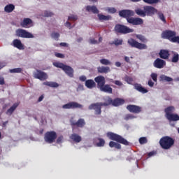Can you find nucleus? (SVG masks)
<instances>
[{"label": "nucleus", "mask_w": 179, "mask_h": 179, "mask_svg": "<svg viewBox=\"0 0 179 179\" xmlns=\"http://www.w3.org/2000/svg\"><path fill=\"white\" fill-rule=\"evenodd\" d=\"M106 136L108 139H110V141H114L109 142V146L110 148H115V149L120 150L122 148L121 144L124 145V146H129V143L127 139L115 133L109 131L106 134Z\"/></svg>", "instance_id": "f257e3e1"}, {"label": "nucleus", "mask_w": 179, "mask_h": 179, "mask_svg": "<svg viewBox=\"0 0 179 179\" xmlns=\"http://www.w3.org/2000/svg\"><path fill=\"white\" fill-rule=\"evenodd\" d=\"M94 81L96 83L97 88L99 89L101 92H103V93H108L109 94H112L113 88L110 87V85H106V78L103 76H98L94 78Z\"/></svg>", "instance_id": "f03ea898"}, {"label": "nucleus", "mask_w": 179, "mask_h": 179, "mask_svg": "<svg viewBox=\"0 0 179 179\" xmlns=\"http://www.w3.org/2000/svg\"><path fill=\"white\" fill-rule=\"evenodd\" d=\"M111 104L113 105V99L109 97L106 100V102H97L92 103L89 106L88 108L89 110H94V113L96 115H101V107H107Z\"/></svg>", "instance_id": "7ed1b4c3"}, {"label": "nucleus", "mask_w": 179, "mask_h": 179, "mask_svg": "<svg viewBox=\"0 0 179 179\" xmlns=\"http://www.w3.org/2000/svg\"><path fill=\"white\" fill-rule=\"evenodd\" d=\"M175 142L174 138L169 136H165L160 138L159 145L164 150H169V149H171L174 146Z\"/></svg>", "instance_id": "20e7f679"}, {"label": "nucleus", "mask_w": 179, "mask_h": 179, "mask_svg": "<svg viewBox=\"0 0 179 179\" xmlns=\"http://www.w3.org/2000/svg\"><path fill=\"white\" fill-rule=\"evenodd\" d=\"M177 33L171 30H165L162 31L161 36L162 38L169 40L171 43H177L179 44V36H176Z\"/></svg>", "instance_id": "39448f33"}, {"label": "nucleus", "mask_w": 179, "mask_h": 179, "mask_svg": "<svg viewBox=\"0 0 179 179\" xmlns=\"http://www.w3.org/2000/svg\"><path fill=\"white\" fill-rule=\"evenodd\" d=\"M175 110L174 106H169L164 109L165 117L169 121H179V115L173 114Z\"/></svg>", "instance_id": "423d86ee"}, {"label": "nucleus", "mask_w": 179, "mask_h": 179, "mask_svg": "<svg viewBox=\"0 0 179 179\" xmlns=\"http://www.w3.org/2000/svg\"><path fill=\"white\" fill-rule=\"evenodd\" d=\"M53 65L56 68H60V69H62V71H64L66 75L69 76V78H73V69H72V67L65 65L64 63L61 62H55L53 63Z\"/></svg>", "instance_id": "0eeeda50"}, {"label": "nucleus", "mask_w": 179, "mask_h": 179, "mask_svg": "<svg viewBox=\"0 0 179 179\" xmlns=\"http://www.w3.org/2000/svg\"><path fill=\"white\" fill-rule=\"evenodd\" d=\"M114 30L115 33H120V34H129V33H134V29L121 24H117L115 26Z\"/></svg>", "instance_id": "6e6552de"}, {"label": "nucleus", "mask_w": 179, "mask_h": 179, "mask_svg": "<svg viewBox=\"0 0 179 179\" xmlns=\"http://www.w3.org/2000/svg\"><path fill=\"white\" fill-rule=\"evenodd\" d=\"M57 138V132L55 131H47L44 135V141L46 143H54Z\"/></svg>", "instance_id": "1a4fd4ad"}, {"label": "nucleus", "mask_w": 179, "mask_h": 179, "mask_svg": "<svg viewBox=\"0 0 179 179\" xmlns=\"http://www.w3.org/2000/svg\"><path fill=\"white\" fill-rule=\"evenodd\" d=\"M128 44L133 48H137V50H148V45H146V44L141 43L134 38L129 39Z\"/></svg>", "instance_id": "9d476101"}, {"label": "nucleus", "mask_w": 179, "mask_h": 179, "mask_svg": "<svg viewBox=\"0 0 179 179\" xmlns=\"http://www.w3.org/2000/svg\"><path fill=\"white\" fill-rule=\"evenodd\" d=\"M17 37H21L22 38H34V35L27 31L26 29H18L15 31Z\"/></svg>", "instance_id": "9b49d317"}, {"label": "nucleus", "mask_w": 179, "mask_h": 179, "mask_svg": "<svg viewBox=\"0 0 179 179\" xmlns=\"http://www.w3.org/2000/svg\"><path fill=\"white\" fill-rule=\"evenodd\" d=\"M62 108L64 110H71L75 108H83V105L78 103V102H69L62 106Z\"/></svg>", "instance_id": "f8f14e48"}, {"label": "nucleus", "mask_w": 179, "mask_h": 179, "mask_svg": "<svg viewBox=\"0 0 179 179\" xmlns=\"http://www.w3.org/2000/svg\"><path fill=\"white\" fill-rule=\"evenodd\" d=\"M135 13L131 10H122L119 11V15L120 17H124L128 22V19H131V16H134Z\"/></svg>", "instance_id": "ddd939ff"}, {"label": "nucleus", "mask_w": 179, "mask_h": 179, "mask_svg": "<svg viewBox=\"0 0 179 179\" xmlns=\"http://www.w3.org/2000/svg\"><path fill=\"white\" fill-rule=\"evenodd\" d=\"M127 23L133 24V26H141V24H143V19L141 17H131L127 19Z\"/></svg>", "instance_id": "4468645a"}, {"label": "nucleus", "mask_w": 179, "mask_h": 179, "mask_svg": "<svg viewBox=\"0 0 179 179\" xmlns=\"http://www.w3.org/2000/svg\"><path fill=\"white\" fill-rule=\"evenodd\" d=\"M143 9L145 12V16H154L157 13V9L152 6H145Z\"/></svg>", "instance_id": "2eb2a0df"}, {"label": "nucleus", "mask_w": 179, "mask_h": 179, "mask_svg": "<svg viewBox=\"0 0 179 179\" xmlns=\"http://www.w3.org/2000/svg\"><path fill=\"white\" fill-rule=\"evenodd\" d=\"M70 124L72 128H75V127H78V128H83V127L86 125V122H85V119L80 118L77 122L71 120Z\"/></svg>", "instance_id": "dca6fc26"}, {"label": "nucleus", "mask_w": 179, "mask_h": 179, "mask_svg": "<svg viewBox=\"0 0 179 179\" xmlns=\"http://www.w3.org/2000/svg\"><path fill=\"white\" fill-rule=\"evenodd\" d=\"M35 79H39V80H47L48 79V75L45 72L37 70L34 74Z\"/></svg>", "instance_id": "f3484780"}, {"label": "nucleus", "mask_w": 179, "mask_h": 179, "mask_svg": "<svg viewBox=\"0 0 179 179\" xmlns=\"http://www.w3.org/2000/svg\"><path fill=\"white\" fill-rule=\"evenodd\" d=\"M127 109L129 113H133L134 114H139L142 111V108L136 105H128Z\"/></svg>", "instance_id": "a211bd4d"}, {"label": "nucleus", "mask_w": 179, "mask_h": 179, "mask_svg": "<svg viewBox=\"0 0 179 179\" xmlns=\"http://www.w3.org/2000/svg\"><path fill=\"white\" fill-rule=\"evenodd\" d=\"M153 66H155V68H157V69H163V68L166 66V61L160 58H157L155 60L153 63Z\"/></svg>", "instance_id": "6ab92c4d"}, {"label": "nucleus", "mask_w": 179, "mask_h": 179, "mask_svg": "<svg viewBox=\"0 0 179 179\" xmlns=\"http://www.w3.org/2000/svg\"><path fill=\"white\" fill-rule=\"evenodd\" d=\"M20 26L24 29H29L33 26V20L30 18H24L22 22L20 23Z\"/></svg>", "instance_id": "aec40b11"}, {"label": "nucleus", "mask_w": 179, "mask_h": 179, "mask_svg": "<svg viewBox=\"0 0 179 179\" xmlns=\"http://www.w3.org/2000/svg\"><path fill=\"white\" fill-rule=\"evenodd\" d=\"M134 89L137 90V92L143 93V94H145L149 92L148 90H146V88L143 87L142 85L138 83L134 84Z\"/></svg>", "instance_id": "412c9836"}, {"label": "nucleus", "mask_w": 179, "mask_h": 179, "mask_svg": "<svg viewBox=\"0 0 179 179\" xmlns=\"http://www.w3.org/2000/svg\"><path fill=\"white\" fill-rule=\"evenodd\" d=\"M13 44L15 48H17L18 50H24V45L23 43H22V41L19 39H15L13 41Z\"/></svg>", "instance_id": "4be33fe9"}, {"label": "nucleus", "mask_w": 179, "mask_h": 179, "mask_svg": "<svg viewBox=\"0 0 179 179\" xmlns=\"http://www.w3.org/2000/svg\"><path fill=\"white\" fill-rule=\"evenodd\" d=\"M98 73H108V72H111V69L108 66H99L97 67Z\"/></svg>", "instance_id": "5701e85b"}, {"label": "nucleus", "mask_w": 179, "mask_h": 179, "mask_svg": "<svg viewBox=\"0 0 179 179\" xmlns=\"http://www.w3.org/2000/svg\"><path fill=\"white\" fill-rule=\"evenodd\" d=\"M159 57L162 59H169L170 57V52L167 50H161L159 52Z\"/></svg>", "instance_id": "b1692460"}, {"label": "nucleus", "mask_w": 179, "mask_h": 179, "mask_svg": "<svg viewBox=\"0 0 179 179\" xmlns=\"http://www.w3.org/2000/svg\"><path fill=\"white\" fill-rule=\"evenodd\" d=\"M125 103V101L120 98H116L113 100V104L114 107H118L119 106H122Z\"/></svg>", "instance_id": "393cba45"}, {"label": "nucleus", "mask_w": 179, "mask_h": 179, "mask_svg": "<svg viewBox=\"0 0 179 179\" xmlns=\"http://www.w3.org/2000/svg\"><path fill=\"white\" fill-rule=\"evenodd\" d=\"M70 139H71V141H73V142H76V143L82 142V137L76 134H71L70 136Z\"/></svg>", "instance_id": "a878e982"}, {"label": "nucleus", "mask_w": 179, "mask_h": 179, "mask_svg": "<svg viewBox=\"0 0 179 179\" xmlns=\"http://www.w3.org/2000/svg\"><path fill=\"white\" fill-rule=\"evenodd\" d=\"M17 107H19V103H14L9 109L7 110L6 114L7 115H12V114H13V112L15 111V110H16V108H17Z\"/></svg>", "instance_id": "bb28decb"}, {"label": "nucleus", "mask_w": 179, "mask_h": 179, "mask_svg": "<svg viewBox=\"0 0 179 179\" xmlns=\"http://www.w3.org/2000/svg\"><path fill=\"white\" fill-rule=\"evenodd\" d=\"M85 86L87 89H93V87H96V83L92 79L87 80L85 81Z\"/></svg>", "instance_id": "cd10ccee"}, {"label": "nucleus", "mask_w": 179, "mask_h": 179, "mask_svg": "<svg viewBox=\"0 0 179 179\" xmlns=\"http://www.w3.org/2000/svg\"><path fill=\"white\" fill-rule=\"evenodd\" d=\"M86 10L87 12H92V13L98 14L99 13V9H97V7L95 6H87L86 7Z\"/></svg>", "instance_id": "c85d7f7f"}, {"label": "nucleus", "mask_w": 179, "mask_h": 179, "mask_svg": "<svg viewBox=\"0 0 179 179\" xmlns=\"http://www.w3.org/2000/svg\"><path fill=\"white\" fill-rule=\"evenodd\" d=\"M4 10L7 13H10L13 12V10H15V5H13V4L6 5L4 8Z\"/></svg>", "instance_id": "c756f323"}, {"label": "nucleus", "mask_w": 179, "mask_h": 179, "mask_svg": "<svg viewBox=\"0 0 179 179\" xmlns=\"http://www.w3.org/2000/svg\"><path fill=\"white\" fill-rule=\"evenodd\" d=\"M98 17L99 20H111L112 17L111 15H104L103 14H98Z\"/></svg>", "instance_id": "7c9ffc66"}, {"label": "nucleus", "mask_w": 179, "mask_h": 179, "mask_svg": "<svg viewBox=\"0 0 179 179\" xmlns=\"http://www.w3.org/2000/svg\"><path fill=\"white\" fill-rule=\"evenodd\" d=\"M135 13L138 16H141V17H145V16H146L145 9L142 10L141 8H137L135 10Z\"/></svg>", "instance_id": "2f4dec72"}, {"label": "nucleus", "mask_w": 179, "mask_h": 179, "mask_svg": "<svg viewBox=\"0 0 179 179\" xmlns=\"http://www.w3.org/2000/svg\"><path fill=\"white\" fill-rule=\"evenodd\" d=\"M160 80L162 82H173V78L169 77L166 75H161Z\"/></svg>", "instance_id": "473e14b6"}, {"label": "nucleus", "mask_w": 179, "mask_h": 179, "mask_svg": "<svg viewBox=\"0 0 179 179\" xmlns=\"http://www.w3.org/2000/svg\"><path fill=\"white\" fill-rule=\"evenodd\" d=\"M173 55L171 59V62L173 64H177V62L179 61V54L176 52H173Z\"/></svg>", "instance_id": "72a5a7b5"}, {"label": "nucleus", "mask_w": 179, "mask_h": 179, "mask_svg": "<svg viewBox=\"0 0 179 179\" xmlns=\"http://www.w3.org/2000/svg\"><path fill=\"white\" fill-rule=\"evenodd\" d=\"M43 85L45 86H50V87H58V86H59V85H58L57 83L48 81L43 83Z\"/></svg>", "instance_id": "f704fd0d"}, {"label": "nucleus", "mask_w": 179, "mask_h": 179, "mask_svg": "<svg viewBox=\"0 0 179 179\" xmlns=\"http://www.w3.org/2000/svg\"><path fill=\"white\" fill-rule=\"evenodd\" d=\"M136 38L140 40V41H141V43H148V38H146V37H145V36H143L142 34H137V35H136Z\"/></svg>", "instance_id": "c9c22d12"}, {"label": "nucleus", "mask_w": 179, "mask_h": 179, "mask_svg": "<svg viewBox=\"0 0 179 179\" xmlns=\"http://www.w3.org/2000/svg\"><path fill=\"white\" fill-rule=\"evenodd\" d=\"M157 13L158 15L159 19H160V20H162V22H163V23L166 24V23H167V21L166 20V17H164V14H163V13L158 12V11Z\"/></svg>", "instance_id": "e433bc0d"}, {"label": "nucleus", "mask_w": 179, "mask_h": 179, "mask_svg": "<svg viewBox=\"0 0 179 179\" xmlns=\"http://www.w3.org/2000/svg\"><path fill=\"white\" fill-rule=\"evenodd\" d=\"M98 141H99V142L96 143V146L98 148H103V146H104V145H106V141H104V139H103L101 138H98Z\"/></svg>", "instance_id": "4c0bfd02"}, {"label": "nucleus", "mask_w": 179, "mask_h": 179, "mask_svg": "<svg viewBox=\"0 0 179 179\" xmlns=\"http://www.w3.org/2000/svg\"><path fill=\"white\" fill-rule=\"evenodd\" d=\"M145 3H148V5H153L154 3H159L160 0H143Z\"/></svg>", "instance_id": "58836bf2"}, {"label": "nucleus", "mask_w": 179, "mask_h": 179, "mask_svg": "<svg viewBox=\"0 0 179 179\" xmlns=\"http://www.w3.org/2000/svg\"><path fill=\"white\" fill-rule=\"evenodd\" d=\"M99 62L101 65H111V62L107 59H101Z\"/></svg>", "instance_id": "ea45409f"}, {"label": "nucleus", "mask_w": 179, "mask_h": 179, "mask_svg": "<svg viewBox=\"0 0 179 179\" xmlns=\"http://www.w3.org/2000/svg\"><path fill=\"white\" fill-rule=\"evenodd\" d=\"M124 80L127 82L129 85H132L134 83V78L131 76H125L124 77Z\"/></svg>", "instance_id": "a19ab883"}, {"label": "nucleus", "mask_w": 179, "mask_h": 179, "mask_svg": "<svg viewBox=\"0 0 179 179\" xmlns=\"http://www.w3.org/2000/svg\"><path fill=\"white\" fill-rule=\"evenodd\" d=\"M50 36L52 38H54V40H56L57 41H58V39L60 37L59 33L58 32H52Z\"/></svg>", "instance_id": "79ce46f5"}, {"label": "nucleus", "mask_w": 179, "mask_h": 179, "mask_svg": "<svg viewBox=\"0 0 179 179\" xmlns=\"http://www.w3.org/2000/svg\"><path fill=\"white\" fill-rule=\"evenodd\" d=\"M22 68H15L10 70V73H20L22 72Z\"/></svg>", "instance_id": "37998d69"}, {"label": "nucleus", "mask_w": 179, "mask_h": 179, "mask_svg": "<svg viewBox=\"0 0 179 179\" xmlns=\"http://www.w3.org/2000/svg\"><path fill=\"white\" fill-rule=\"evenodd\" d=\"M139 143L141 145H145V143H148V138H146V137H141L139 138Z\"/></svg>", "instance_id": "c03bdc74"}, {"label": "nucleus", "mask_w": 179, "mask_h": 179, "mask_svg": "<svg viewBox=\"0 0 179 179\" xmlns=\"http://www.w3.org/2000/svg\"><path fill=\"white\" fill-rule=\"evenodd\" d=\"M122 39L116 38L114 40L113 44H115V45H122Z\"/></svg>", "instance_id": "a18cd8bd"}, {"label": "nucleus", "mask_w": 179, "mask_h": 179, "mask_svg": "<svg viewBox=\"0 0 179 179\" xmlns=\"http://www.w3.org/2000/svg\"><path fill=\"white\" fill-rule=\"evenodd\" d=\"M134 118H135V116H134L132 114H127L124 116V120H125V121H128L129 120H134Z\"/></svg>", "instance_id": "49530a36"}, {"label": "nucleus", "mask_w": 179, "mask_h": 179, "mask_svg": "<svg viewBox=\"0 0 179 179\" xmlns=\"http://www.w3.org/2000/svg\"><path fill=\"white\" fill-rule=\"evenodd\" d=\"M151 78L154 82H157V74L156 73H151Z\"/></svg>", "instance_id": "de8ad7c7"}, {"label": "nucleus", "mask_w": 179, "mask_h": 179, "mask_svg": "<svg viewBox=\"0 0 179 179\" xmlns=\"http://www.w3.org/2000/svg\"><path fill=\"white\" fill-rule=\"evenodd\" d=\"M64 141V136H60L57 138V143L59 144V143H62Z\"/></svg>", "instance_id": "09e8293b"}, {"label": "nucleus", "mask_w": 179, "mask_h": 179, "mask_svg": "<svg viewBox=\"0 0 179 179\" xmlns=\"http://www.w3.org/2000/svg\"><path fill=\"white\" fill-rule=\"evenodd\" d=\"M69 20H73V22H76V20H78V16H76V15L69 16Z\"/></svg>", "instance_id": "8fccbe9b"}, {"label": "nucleus", "mask_w": 179, "mask_h": 179, "mask_svg": "<svg viewBox=\"0 0 179 179\" xmlns=\"http://www.w3.org/2000/svg\"><path fill=\"white\" fill-rule=\"evenodd\" d=\"M108 12H109V13H115V12H117V9H115V8H108Z\"/></svg>", "instance_id": "3c124183"}, {"label": "nucleus", "mask_w": 179, "mask_h": 179, "mask_svg": "<svg viewBox=\"0 0 179 179\" xmlns=\"http://www.w3.org/2000/svg\"><path fill=\"white\" fill-rule=\"evenodd\" d=\"M55 57H57V58H65V55L62 53H58V52H56L55 54Z\"/></svg>", "instance_id": "603ef678"}, {"label": "nucleus", "mask_w": 179, "mask_h": 179, "mask_svg": "<svg viewBox=\"0 0 179 179\" xmlns=\"http://www.w3.org/2000/svg\"><path fill=\"white\" fill-rule=\"evenodd\" d=\"M54 14L51 12H48V11H45L44 13V15L46 17H50L51 16H52Z\"/></svg>", "instance_id": "864d4df0"}, {"label": "nucleus", "mask_w": 179, "mask_h": 179, "mask_svg": "<svg viewBox=\"0 0 179 179\" xmlns=\"http://www.w3.org/2000/svg\"><path fill=\"white\" fill-rule=\"evenodd\" d=\"M113 83H114L115 85H116L117 86H122V82L120 81V80H115V81L113 82Z\"/></svg>", "instance_id": "5fc2aeb1"}, {"label": "nucleus", "mask_w": 179, "mask_h": 179, "mask_svg": "<svg viewBox=\"0 0 179 179\" xmlns=\"http://www.w3.org/2000/svg\"><path fill=\"white\" fill-rule=\"evenodd\" d=\"M80 82H86V77L85 76H81L79 77Z\"/></svg>", "instance_id": "6e6d98bb"}, {"label": "nucleus", "mask_w": 179, "mask_h": 179, "mask_svg": "<svg viewBox=\"0 0 179 179\" xmlns=\"http://www.w3.org/2000/svg\"><path fill=\"white\" fill-rule=\"evenodd\" d=\"M90 44H97V41L94 38H91L90 39Z\"/></svg>", "instance_id": "4d7b16f0"}, {"label": "nucleus", "mask_w": 179, "mask_h": 179, "mask_svg": "<svg viewBox=\"0 0 179 179\" xmlns=\"http://www.w3.org/2000/svg\"><path fill=\"white\" fill-rule=\"evenodd\" d=\"M148 86H150V87H153V86H155V83H153V81H152V80H148Z\"/></svg>", "instance_id": "13d9d810"}, {"label": "nucleus", "mask_w": 179, "mask_h": 179, "mask_svg": "<svg viewBox=\"0 0 179 179\" xmlns=\"http://www.w3.org/2000/svg\"><path fill=\"white\" fill-rule=\"evenodd\" d=\"M65 26H66V27H68V29H72L71 22H69L68 21L65 23Z\"/></svg>", "instance_id": "bf43d9fd"}, {"label": "nucleus", "mask_w": 179, "mask_h": 179, "mask_svg": "<svg viewBox=\"0 0 179 179\" xmlns=\"http://www.w3.org/2000/svg\"><path fill=\"white\" fill-rule=\"evenodd\" d=\"M59 45L61 47H68V43L62 42V43H60Z\"/></svg>", "instance_id": "052dcab7"}, {"label": "nucleus", "mask_w": 179, "mask_h": 179, "mask_svg": "<svg viewBox=\"0 0 179 179\" xmlns=\"http://www.w3.org/2000/svg\"><path fill=\"white\" fill-rule=\"evenodd\" d=\"M115 66H117V68H120V66H121V62H116L115 63Z\"/></svg>", "instance_id": "680f3d73"}, {"label": "nucleus", "mask_w": 179, "mask_h": 179, "mask_svg": "<svg viewBox=\"0 0 179 179\" xmlns=\"http://www.w3.org/2000/svg\"><path fill=\"white\" fill-rule=\"evenodd\" d=\"M5 80H3V78H0V85H4Z\"/></svg>", "instance_id": "e2e57ef3"}, {"label": "nucleus", "mask_w": 179, "mask_h": 179, "mask_svg": "<svg viewBox=\"0 0 179 179\" xmlns=\"http://www.w3.org/2000/svg\"><path fill=\"white\" fill-rule=\"evenodd\" d=\"M43 99L44 96L41 95L38 99V103H40V101H43Z\"/></svg>", "instance_id": "0e129e2a"}, {"label": "nucleus", "mask_w": 179, "mask_h": 179, "mask_svg": "<svg viewBox=\"0 0 179 179\" xmlns=\"http://www.w3.org/2000/svg\"><path fill=\"white\" fill-rule=\"evenodd\" d=\"M124 61H126V62H129V61H130L129 57L125 56L124 57Z\"/></svg>", "instance_id": "69168bd1"}, {"label": "nucleus", "mask_w": 179, "mask_h": 179, "mask_svg": "<svg viewBox=\"0 0 179 179\" xmlns=\"http://www.w3.org/2000/svg\"><path fill=\"white\" fill-rule=\"evenodd\" d=\"M153 155H155V152H150L148 153V156H149V157H150L153 156Z\"/></svg>", "instance_id": "338daca9"}, {"label": "nucleus", "mask_w": 179, "mask_h": 179, "mask_svg": "<svg viewBox=\"0 0 179 179\" xmlns=\"http://www.w3.org/2000/svg\"><path fill=\"white\" fill-rule=\"evenodd\" d=\"M83 41V38H78L77 39L78 43H80V41Z\"/></svg>", "instance_id": "774afa93"}]
</instances>
